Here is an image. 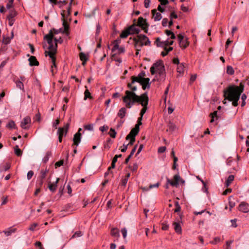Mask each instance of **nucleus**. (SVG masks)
Returning <instances> with one entry per match:
<instances>
[{
	"label": "nucleus",
	"instance_id": "1",
	"mask_svg": "<svg viewBox=\"0 0 249 249\" xmlns=\"http://www.w3.org/2000/svg\"><path fill=\"white\" fill-rule=\"evenodd\" d=\"M122 99L125 104V107L128 108H130L135 103H140L143 107L141 110L140 116H143L147 109L149 99L147 93L139 96L135 93L129 90H126L125 96L123 97Z\"/></svg>",
	"mask_w": 249,
	"mask_h": 249
},
{
	"label": "nucleus",
	"instance_id": "2",
	"mask_svg": "<svg viewBox=\"0 0 249 249\" xmlns=\"http://www.w3.org/2000/svg\"><path fill=\"white\" fill-rule=\"evenodd\" d=\"M136 26L141 28L144 31H148L149 25L146 19L140 17L138 18V22L136 24L134 23L133 25H130L127 28L122 31H141L139 29L136 27Z\"/></svg>",
	"mask_w": 249,
	"mask_h": 249
},
{
	"label": "nucleus",
	"instance_id": "3",
	"mask_svg": "<svg viewBox=\"0 0 249 249\" xmlns=\"http://www.w3.org/2000/svg\"><path fill=\"white\" fill-rule=\"evenodd\" d=\"M151 74L154 75L156 72H158L161 79L165 77V70L162 60H160L154 63L150 68Z\"/></svg>",
	"mask_w": 249,
	"mask_h": 249
},
{
	"label": "nucleus",
	"instance_id": "4",
	"mask_svg": "<svg viewBox=\"0 0 249 249\" xmlns=\"http://www.w3.org/2000/svg\"><path fill=\"white\" fill-rule=\"evenodd\" d=\"M224 96L227 100L240 97L241 93L235 87V85H231L229 86L226 89L223 91Z\"/></svg>",
	"mask_w": 249,
	"mask_h": 249
},
{
	"label": "nucleus",
	"instance_id": "5",
	"mask_svg": "<svg viewBox=\"0 0 249 249\" xmlns=\"http://www.w3.org/2000/svg\"><path fill=\"white\" fill-rule=\"evenodd\" d=\"M139 33L135 32L136 35L133 38L135 44L139 45V48H141L144 45H150V41L149 38L145 35L139 34Z\"/></svg>",
	"mask_w": 249,
	"mask_h": 249
},
{
	"label": "nucleus",
	"instance_id": "6",
	"mask_svg": "<svg viewBox=\"0 0 249 249\" xmlns=\"http://www.w3.org/2000/svg\"><path fill=\"white\" fill-rule=\"evenodd\" d=\"M68 12V16L67 17H65V15L64 13H61V15L62 16V20H63V26L64 27V29L62 28H60L58 30H56L55 29H51L49 31H69V25L68 22L66 21L68 19V16L70 15L71 13V7L70 6L68 7L67 9Z\"/></svg>",
	"mask_w": 249,
	"mask_h": 249
},
{
	"label": "nucleus",
	"instance_id": "7",
	"mask_svg": "<svg viewBox=\"0 0 249 249\" xmlns=\"http://www.w3.org/2000/svg\"><path fill=\"white\" fill-rule=\"evenodd\" d=\"M174 181H172L169 179L168 178H167V183L165 185L166 189H168L169 188V184L172 186L178 187L179 182H180L182 184H184L185 183V181L180 178L178 174H176L174 176Z\"/></svg>",
	"mask_w": 249,
	"mask_h": 249
},
{
	"label": "nucleus",
	"instance_id": "8",
	"mask_svg": "<svg viewBox=\"0 0 249 249\" xmlns=\"http://www.w3.org/2000/svg\"><path fill=\"white\" fill-rule=\"evenodd\" d=\"M178 38L180 47L185 49L189 45V42L188 41V38L185 37L182 34H179Z\"/></svg>",
	"mask_w": 249,
	"mask_h": 249
},
{
	"label": "nucleus",
	"instance_id": "9",
	"mask_svg": "<svg viewBox=\"0 0 249 249\" xmlns=\"http://www.w3.org/2000/svg\"><path fill=\"white\" fill-rule=\"evenodd\" d=\"M145 76V72L144 71H142L138 75V76H133L131 77L132 83H134L135 82L138 83L140 82L143 79H146L144 76Z\"/></svg>",
	"mask_w": 249,
	"mask_h": 249
},
{
	"label": "nucleus",
	"instance_id": "10",
	"mask_svg": "<svg viewBox=\"0 0 249 249\" xmlns=\"http://www.w3.org/2000/svg\"><path fill=\"white\" fill-rule=\"evenodd\" d=\"M59 32H49L48 35L45 36L44 38L47 40L49 45L54 44L53 40H54V35L57 34Z\"/></svg>",
	"mask_w": 249,
	"mask_h": 249
},
{
	"label": "nucleus",
	"instance_id": "11",
	"mask_svg": "<svg viewBox=\"0 0 249 249\" xmlns=\"http://www.w3.org/2000/svg\"><path fill=\"white\" fill-rule=\"evenodd\" d=\"M14 37V32H11L10 36L7 35H2V44L4 45L9 44L12 39Z\"/></svg>",
	"mask_w": 249,
	"mask_h": 249
},
{
	"label": "nucleus",
	"instance_id": "12",
	"mask_svg": "<svg viewBox=\"0 0 249 249\" xmlns=\"http://www.w3.org/2000/svg\"><path fill=\"white\" fill-rule=\"evenodd\" d=\"M55 53H55L54 52H52V51H45V56L48 55L50 57V58L52 60V64H53V66H54L55 68H56V63H55L56 58L54 56V55Z\"/></svg>",
	"mask_w": 249,
	"mask_h": 249
},
{
	"label": "nucleus",
	"instance_id": "13",
	"mask_svg": "<svg viewBox=\"0 0 249 249\" xmlns=\"http://www.w3.org/2000/svg\"><path fill=\"white\" fill-rule=\"evenodd\" d=\"M238 210L243 213L249 212V204L245 202H242L239 205Z\"/></svg>",
	"mask_w": 249,
	"mask_h": 249
},
{
	"label": "nucleus",
	"instance_id": "14",
	"mask_svg": "<svg viewBox=\"0 0 249 249\" xmlns=\"http://www.w3.org/2000/svg\"><path fill=\"white\" fill-rule=\"evenodd\" d=\"M139 83L142 86V88L143 90H145L146 88L149 89L150 87V79L149 78L143 79V80H142Z\"/></svg>",
	"mask_w": 249,
	"mask_h": 249
},
{
	"label": "nucleus",
	"instance_id": "15",
	"mask_svg": "<svg viewBox=\"0 0 249 249\" xmlns=\"http://www.w3.org/2000/svg\"><path fill=\"white\" fill-rule=\"evenodd\" d=\"M69 127V124H67L63 128L59 127L58 128V130H57V134L58 135V136H60V135H61V136H63L64 133H65V135H66L68 131Z\"/></svg>",
	"mask_w": 249,
	"mask_h": 249
},
{
	"label": "nucleus",
	"instance_id": "16",
	"mask_svg": "<svg viewBox=\"0 0 249 249\" xmlns=\"http://www.w3.org/2000/svg\"><path fill=\"white\" fill-rule=\"evenodd\" d=\"M81 133H76L73 136V144L78 146L81 142Z\"/></svg>",
	"mask_w": 249,
	"mask_h": 249
},
{
	"label": "nucleus",
	"instance_id": "17",
	"mask_svg": "<svg viewBox=\"0 0 249 249\" xmlns=\"http://www.w3.org/2000/svg\"><path fill=\"white\" fill-rule=\"evenodd\" d=\"M28 61L30 66H38L39 65V62L34 56H31L28 59Z\"/></svg>",
	"mask_w": 249,
	"mask_h": 249
},
{
	"label": "nucleus",
	"instance_id": "18",
	"mask_svg": "<svg viewBox=\"0 0 249 249\" xmlns=\"http://www.w3.org/2000/svg\"><path fill=\"white\" fill-rule=\"evenodd\" d=\"M31 121V118L29 116H27V117H25L23 119V121L21 122V125H20L21 127L23 129L28 128V127L26 126V125L28 124L29 123H30Z\"/></svg>",
	"mask_w": 249,
	"mask_h": 249
},
{
	"label": "nucleus",
	"instance_id": "19",
	"mask_svg": "<svg viewBox=\"0 0 249 249\" xmlns=\"http://www.w3.org/2000/svg\"><path fill=\"white\" fill-rule=\"evenodd\" d=\"M152 14L153 17L155 21H159L162 18L161 15L160 13L157 12L156 9H153L152 10Z\"/></svg>",
	"mask_w": 249,
	"mask_h": 249
},
{
	"label": "nucleus",
	"instance_id": "20",
	"mask_svg": "<svg viewBox=\"0 0 249 249\" xmlns=\"http://www.w3.org/2000/svg\"><path fill=\"white\" fill-rule=\"evenodd\" d=\"M79 57L80 60L82 61V65H84L89 59L88 55L81 52L79 53Z\"/></svg>",
	"mask_w": 249,
	"mask_h": 249
},
{
	"label": "nucleus",
	"instance_id": "21",
	"mask_svg": "<svg viewBox=\"0 0 249 249\" xmlns=\"http://www.w3.org/2000/svg\"><path fill=\"white\" fill-rule=\"evenodd\" d=\"M139 132L134 129H132L129 133L126 136L125 139L128 140L130 138H135L136 136L138 135Z\"/></svg>",
	"mask_w": 249,
	"mask_h": 249
},
{
	"label": "nucleus",
	"instance_id": "22",
	"mask_svg": "<svg viewBox=\"0 0 249 249\" xmlns=\"http://www.w3.org/2000/svg\"><path fill=\"white\" fill-rule=\"evenodd\" d=\"M110 234L112 236L118 238L120 237L119 229L117 228H112L111 230Z\"/></svg>",
	"mask_w": 249,
	"mask_h": 249
},
{
	"label": "nucleus",
	"instance_id": "23",
	"mask_svg": "<svg viewBox=\"0 0 249 249\" xmlns=\"http://www.w3.org/2000/svg\"><path fill=\"white\" fill-rule=\"evenodd\" d=\"M126 113V108L124 107H122L119 110L117 115L120 118L123 119L125 116Z\"/></svg>",
	"mask_w": 249,
	"mask_h": 249
},
{
	"label": "nucleus",
	"instance_id": "24",
	"mask_svg": "<svg viewBox=\"0 0 249 249\" xmlns=\"http://www.w3.org/2000/svg\"><path fill=\"white\" fill-rule=\"evenodd\" d=\"M95 38L97 42V48H100L101 47L102 37L99 36V32H96Z\"/></svg>",
	"mask_w": 249,
	"mask_h": 249
},
{
	"label": "nucleus",
	"instance_id": "25",
	"mask_svg": "<svg viewBox=\"0 0 249 249\" xmlns=\"http://www.w3.org/2000/svg\"><path fill=\"white\" fill-rule=\"evenodd\" d=\"M167 131L172 132L176 129V125L172 122H169L167 124Z\"/></svg>",
	"mask_w": 249,
	"mask_h": 249
},
{
	"label": "nucleus",
	"instance_id": "26",
	"mask_svg": "<svg viewBox=\"0 0 249 249\" xmlns=\"http://www.w3.org/2000/svg\"><path fill=\"white\" fill-rule=\"evenodd\" d=\"M11 164L9 162H6L5 163L1 164L0 166V171H7L10 169Z\"/></svg>",
	"mask_w": 249,
	"mask_h": 249
},
{
	"label": "nucleus",
	"instance_id": "27",
	"mask_svg": "<svg viewBox=\"0 0 249 249\" xmlns=\"http://www.w3.org/2000/svg\"><path fill=\"white\" fill-rule=\"evenodd\" d=\"M173 225H174V229L176 232L178 234H180L182 231L180 224L179 223L175 222Z\"/></svg>",
	"mask_w": 249,
	"mask_h": 249
},
{
	"label": "nucleus",
	"instance_id": "28",
	"mask_svg": "<svg viewBox=\"0 0 249 249\" xmlns=\"http://www.w3.org/2000/svg\"><path fill=\"white\" fill-rule=\"evenodd\" d=\"M52 155V153L51 151H48L46 152L45 156L43 158V162L44 163H46L49 160L50 157Z\"/></svg>",
	"mask_w": 249,
	"mask_h": 249
},
{
	"label": "nucleus",
	"instance_id": "29",
	"mask_svg": "<svg viewBox=\"0 0 249 249\" xmlns=\"http://www.w3.org/2000/svg\"><path fill=\"white\" fill-rule=\"evenodd\" d=\"M16 231V228H12L11 227L9 228L7 231H4L3 232L6 236H10L12 233L15 232Z\"/></svg>",
	"mask_w": 249,
	"mask_h": 249
},
{
	"label": "nucleus",
	"instance_id": "30",
	"mask_svg": "<svg viewBox=\"0 0 249 249\" xmlns=\"http://www.w3.org/2000/svg\"><path fill=\"white\" fill-rule=\"evenodd\" d=\"M17 14V12L15 10H11L9 11V14L7 16V18L14 19V18L16 16Z\"/></svg>",
	"mask_w": 249,
	"mask_h": 249
},
{
	"label": "nucleus",
	"instance_id": "31",
	"mask_svg": "<svg viewBox=\"0 0 249 249\" xmlns=\"http://www.w3.org/2000/svg\"><path fill=\"white\" fill-rule=\"evenodd\" d=\"M234 177L233 175H230L226 181V186L228 187L231 182L234 180Z\"/></svg>",
	"mask_w": 249,
	"mask_h": 249
},
{
	"label": "nucleus",
	"instance_id": "32",
	"mask_svg": "<svg viewBox=\"0 0 249 249\" xmlns=\"http://www.w3.org/2000/svg\"><path fill=\"white\" fill-rule=\"evenodd\" d=\"M88 98L92 99L91 93L87 89L84 92V100H86Z\"/></svg>",
	"mask_w": 249,
	"mask_h": 249
},
{
	"label": "nucleus",
	"instance_id": "33",
	"mask_svg": "<svg viewBox=\"0 0 249 249\" xmlns=\"http://www.w3.org/2000/svg\"><path fill=\"white\" fill-rule=\"evenodd\" d=\"M57 48V44L54 43V44H51L49 45L48 49L50 50L49 51H52L56 53Z\"/></svg>",
	"mask_w": 249,
	"mask_h": 249
},
{
	"label": "nucleus",
	"instance_id": "34",
	"mask_svg": "<svg viewBox=\"0 0 249 249\" xmlns=\"http://www.w3.org/2000/svg\"><path fill=\"white\" fill-rule=\"evenodd\" d=\"M185 68L184 64L181 63L178 65L177 67V72L179 73H183L184 72V68Z\"/></svg>",
	"mask_w": 249,
	"mask_h": 249
},
{
	"label": "nucleus",
	"instance_id": "35",
	"mask_svg": "<svg viewBox=\"0 0 249 249\" xmlns=\"http://www.w3.org/2000/svg\"><path fill=\"white\" fill-rule=\"evenodd\" d=\"M48 172V170L47 169L41 170L40 171V176L38 177V178L44 179L46 178V174Z\"/></svg>",
	"mask_w": 249,
	"mask_h": 249
},
{
	"label": "nucleus",
	"instance_id": "36",
	"mask_svg": "<svg viewBox=\"0 0 249 249\" xmlns=\"http://www.w3.org/2000/svg\"><path fill=\"white\" fill-rule=\"evenodd\" d=\"M15 153L17 156L18 157L22 155V152L21 150L18 148V145H16L15 147Z\"/></svg>",
	"mask_w": 249,
	"mask_h": 249
},
{
	"label": "nucleus",
	"instance_id": "37",
	"mask_svg": "<svg viewBox=\"0 0 249 249\" xmlns=\"http://www.w3.org/2000/svg\"><path fill=\"white\" fill-rule=\"evenodd\" d=\"M6 127L7 128L10 129H15L16 128V124L13 121H10L6 125Z\"/></svg>",
	"mask_w": 249,
	"mask_h": 249
},
{
	"label": "nucleus",
	"instance_id": "38",
	"mask_svg": "<svg viewBox=\"0 0 249 249\" xmlns=\"http://www.w3.org/2000/svg\"><path fill=\"white\" fill-rule=\"evenodd\" d=\"M235 87L239 90V91L242 94L244 90V85L242 82H241L239 86H236Z\"/></svg>",
	"mask_w": 249,
	"mask_h": 249
},
{
	"label": "nucleus",
	"instance_id": "39",
	"mask_svg": "<svg viewBox=\"0 0 249 249\" xmlns=\"http://www.w3.org/2000/svg\"><path fill=\"white\" fill-rule=\"evenodd\" d=\"M155 43L156 44L158 47H163V44L164 43V41H160V38L159 37L157 38Z\"/></svg>",
	"mask_w": 249,
	"mask_h": 249
},
{
	"label": "nucleus",
	"instance_id": "40",
	"mask_svg": "<svg viewBox=\"0 0 249 249\" xmlns=\"http://www.w3.org/2000/svg\"><path fill=\"white\" fill-rule=\"evenodd\" d=\"M240 99V97L236 98H233L232 100L229 99L228 100L229 101L232 102V105L234 107H237L238 105V102Z\"/></svg>",
	"mask_w": 249,
	"mask_h": 249
},
{
	"label": "nucleus",
	"instance_id": "41",
	"mask_svg": "<svg viewBox=\"0 0 249 249\" xmlns=\"http://www.w3.org/2000/svg\"><path fill=\"white\" fill-rule=\"evenodd\" d=\"M227 73L230 75H233L234 74V71L231 66H227Z\"/></svg>",
	"mask_w": 249,
	"mask_h": 249
},
{
	"label": "nucleus",
	"instance_id": "42",
	"mask_svg": "<svg viewBox=\"0 0 249 249\" xmlns=\"http://www.w3.org/2000/svg\"><path fill=\"white\" fill-rule=\"evenodd\" d=\"M16 86L18 88L20 89H21L22 90H24V85L21 81H20L19 80H17L16 82Z\"/></svg>",
	"mask_w": 249,
	"mask_h": 249
},
{
	"label": "nucleus",
	"instance_id": "43",
	"mask_svg": "<svg viewBox=\"0 0 249 249\" xmlns=\"http://www.w3.org/2000/svg\"><path fill=\"white\" fill-rule=\"evenodd\" d=\"M134 33L135 32H122V34L120 35V37L122 38H126L129 35Z\"/></svg>",
	"mask_w": 249,
	"mask_h": 249
},
{
	"label": "nucleus",
	"instance_id": "44",
	"mask_svg": "<svg viewBox=\"0 0 249 249\" xmlns=\"http://www.w3.org/2000/svg\"><path fill=\"white\" fill-rule=\"evenodd\" d=\"M210 116L211 117L212 119L211 120V123H213L214 122V118L215 117L217 118V111H215L213 113H211L210 114Z\"/></svg>",
	"mask_w": 249,
	"mask_h": 249
},
{
	"label": "nucleus",
	"instance_id": "45",
	"mask_svg": "<svg viewBox=\"0 0 249 249\" xmlns=\"http://www.w3.org/2000/svg\"><path fill=\"white\" fill-rule=\"evenodd\" d=\"M43 182H44V179L38 178L37 180L36 181V186L37 187L40 188L43 184Z\"/></svg>",
	"mask_w": 249,
	"mask_h": 249
},
{
	"label": "nucleus",
	"instance_id": "46",
	"mask_svg": "<svg viewBox=\"0 0 249 249\" xmlns=\"http://www.w3.org/2000/svg\"><path fill=\"white\" fill-rule=\"evenodd\" d=\"M176 208L174 210L175 213H178L180 211L181 207L179 205L178 201H176L175 204Z\"/></svg>",
	"mask_w": 249,
	"mask_h": 249
},
{
	"label": "nucleus",
	"instance_id": "47",
	"mask_svg": "<svg viewBox=\"0 0 249 249\" xmlns=\"http://www.w3.org/2000/svg\"><path fill=\"white\" fill-rule=\"evenodd\" d=\"M109 134L111 137L113 138H115L116 137V132L114 129L111 128Z\"/></svg>",
	"mask_w": 249,
	"mask_h": 249
},
{
	"label": "nucleus",
	"instance_id": "48",
	"mask_svg": "<svg viewBox=\"0 0 249 249\" xmlns=\"http://www.w3.org/2000/svg\"><path fill=\"white\" fill-rule=\"evenodd\" d=\"M129 168L130 169V170L132 171L135 172L137 170L138 168V165L137 163H135L133 164V165L132 166H129Z\"/></svg>",
	"mask_w": 249,
	"mask_h": 249
},
{
	"label": "nucleus",
	"instance_id": "49",
	"mask_svg": "<svg viewBox=\"0 0 249 249\" xmlns=\"http://www.w3.org/2000/svg\"><path fill=\"white\" fill-rule=\"evenodd\" d=\"M84 128L86 130L93 131V126L92 124H89L84 125Z\"/></svg>",
	"mask_w": 249,
	"mask_h": 249
},
{
	"label": "nucleus",
	"instance_id": "50",
	"mask_svg": "<svg viewBox=\"0 0 249 249\" xmlns=\"http://www.w3.org/2000/svg\"><path fill=\"white\" fill-rule=\"evenodd\" d=\"M231 196H230L229 198V207H230V211H231V209L233 208L234 206H235V202H234L233 201H231Z\"/></svg>",
	"mask_w": 249,
	"mask_h": 249
},
{
	"label": "nucleus",
	"instance_id": "51",
	"mask_svg": "<svg viewBox=\"0 0 249 249\" xmlns=\"http://www.w3.org/2000/svg\"><path fill=\"white\" fill-rule=\"evenodd\" d=\"M48 188L52 192H54L56 189V187H55V186L53 184H52L50 182L49 183Z\"/></svg>",
	"mask_w": 249,
	"mask_h": 249
},
{
	"label": "nucleus",
	"instance_id": "52",
	"mask_svg": "<svg viewBox=\"0 0 249 249\" xmlns=\"http://www.w3.org/2000/svg\"><path fill=\"white\" fill-rule=\"evenodd\" d=\"M82 235V232L80 231H76L72 236L71 238L80 237Z\"/></svg>",
	"mask_w": 249,
	"mask_h": 249
},
{
	"label": "nucleus",
	"instance_id": "53",
	"mask_svg": "<svg viewBox=\"0 0 249 249\" xmlns=\"http://www.w3.org/2000/svg\"><path fill=\"white\" fill-rule=\"evenodd\" d=\"M38 226V224L36 223H34L31 224L29 228V230L31 231H35L36 228Z\"/></svg>",
	"mask_w": 249,
	"mask_h": 249
},
{
	"label": "nucleus",
	"instance_id": "54",
	"mask_svg": "<svg viewBox=\"0 0 249 249\" xmlns=\"http://www.w3.org/2000/svg\"><path fill=\"white\" fill-rule=\"evenodd\" d=\"M220 241V239L219 237H215L213 240L211 241L210 243L212 244L215 245L217 243L219 242Z\"/></svg>",
	"mask_w": 249,
	"mask_h": 249
},
{
	"label": "nucleus",
	"instance_id": "55",
	"mask_svg": "<svg viewBox=\"0 0 249 249\" xmlns=\"http://www.w3.org/2000/svg\"><path fill=\"white\" fill-rule=\"evenodd\" d=\"M121 232L123 234V238L124 239L127 235V230L125 228H123L121 230Z\"/></svg>",
	"mask_w": 249,
	"mask_h": 249
},
{
	"label": "nucleus",
	"instance_id": "56",
	"mask_svg": "<svg viewBox=\"0 0 249 249\" xmlns=\"http://www.w3.org/2000/svg\"><path fill=\"white\" fill-rule=\"evenodd\" d=\"M34 172L32 170H30L28 172L27 175V178L28 180H30L32 178V177L34 175Z\"/></svg>",
	"mask_w": 249,
	"mask_h": 249
},
{
	"label": "nucleus",
	"instance_id": "57",
	"mask_svg": "<svg viewBox=\"0 0 249 249\" xmlns=\"http://www.w3.org/2000/svg\"><path fill=\"white\" fill-rule=\"evenodd\" d=\"M168 36H170L171 38L173 39L176 38L174 32H165Z\"/></svg>",
	"mask_w": 249,
	"mask_h": 249
},
{
	"label": "nucleus",
	"instance_id": "58",
	"mask_svg": "<svg viewBox=\"0 0 249 249\" xmlns=\"http://www.w3.org/2000/svg\"><path fill=\"white\" fill-rule=\"evenodd\" d=\"M173 43V40H166L164 41V43L163 44V47L168 46V45H171Z\"/></svg>",
	"mask_w": 249,
	"mask_h": 249
},
{
	"label": "nucleus",
	"instance_id": "59",
	"mask_svg": "<svg viewBox=\"0 0 249 249\" xmlns=\"http://www.w3.org/2000/svg\"><path fill=\"white\" fill-rule=\"evenodd\" d=\"M7 45H4L2 44L1 48L0 49V53H4L7 50Z\"/></svg>",
	"mask_w": 249,
	"mask_h": 249
},
{
	"label": "nucleus",
	"instance_id": "60",
	"mask_svg": "<svg viewBox=\"0 0 249 249\" xmlns=\"http://www.w3.org/2000/svg\"><path fill=\"white\" fill-rule=\"evenodd\" d=\"M63 163H64V160H59L58 161H57L55 163V167H60L61 166L63 165Z\"/></svg>",
	"mask_w": 249,
	"mask_h": 249
},
{
	"label": "nucleus",
	"instance_id": "61",
	"mask_svg": "<svg viewBox=\"0 0 249 249\" xmlns=\"http://www.w3.org/2000/svg\"><path fill=\"white\" fill-rule=\"evenodd\" d=\"M54 43L57 44L58 43H62L63 42V39L60 37L58 39L54 37Z\"/></svg>",
	"mask_w": 249,
	"mask_h": 249
},
{
	"label": "nucleus",
	"instance_id": "62",
	"mask_svg": "<svg viewBox=\"0 0 249 249\" xmlns=\"http://www.w3.org/2000/svg\"><path fill=\"white\" fill-rule=\"evenodd\" d=\"M165 146H160L158 148V152L160 153H162L166 150Z\"/></svg>",
	"mask_w": 249,
	"mask_h": 249
},
{
	"label": "nucleus",
	"instance_id": "63",
	"mask_svg": "<svg viewBox=\"0 0 249 249\" xmlns=\"http://www.w3.org/2000/svg\"><path fill=\"white\" fill-rule=\"evenodd\" d=\"M128 179H127V178H124L122 179L121 181V185L123 186H125L127 182Z\"/></svg>",
	"mask_w": 249,
	"mask_h": 249
},
{
	"label": "nucleus",
	"instance_id": "64",
	"mask_svg": "<svg viewBox=\"0 0 249 249\" xmlns=\"http://www.w3.org/2000/svg\"><path fill=\"white\" fill-rule=\"evenodd\" d=\"M168 22V20L167 18H164L162 21V25L163 26H166Z\"/></svg>",
	"mask_w": 249,
	"mask_h": 249
}]
</instances>
